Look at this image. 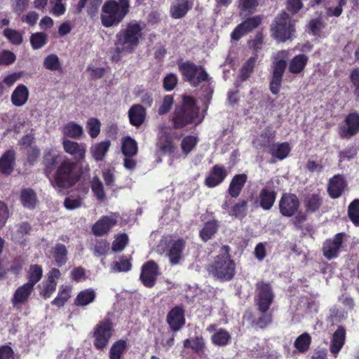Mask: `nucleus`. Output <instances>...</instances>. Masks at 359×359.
Here are the masks:
<instances>
[{"label": "nucleus", "mask_w": 359, "mask_h": 359, "mask_svg": "<svg viewBox=\"0 0 359 359\" xmlns=\"http://www.w3.org/2000/svg\"><path fill=\"white\" fill-rule=\"evenodd\" d=\"M207 330L213 332L211 336V341L215 345L224 346L229 344L231 337L226 330L222 328L216 329V326L212 324L208 327Z\"/></svg>", "instance_id": "obj_17"}, {"label": "nucleus", "mask_w": 359, "mask_h": 359, "mask_svg": "<svg viewBox=\"0 0 359 359\" xmlns=\"http://www.w3.org/2000/svg\"><path fill=\"white\" fill-rule=\"evenodd\" d=\"M113 326L109 320H104L97 324L94 328L93 344L97 349H103L109 343L112 335Z\"/></svg>", "instance_id": "obj_8"}, {"label": "nucleus", "mask_w": 359, "mask_h": 359, "mask_svg": "<svg viewBox=\"0 0 359 359\" xmlns=\"http://www.w3.org/2000/svg\"><path fill=\"white\" fill-rule=\"evenodd\" d=\"M29 94V90L26 86L18 85L12 93L11 101L14 106L22 107L27 102Z\"/></svg>", "instance_id": "obj_23"}, {"label": "nucleus", "mask_w": 359, "mask_h": 359, "mask_svg": "<svg viewBox=\"0 0 359 359\" xmlns=\"http://www.w3.org/2000/svg\"><path fill=\"white\" fill-rule=\"evenodd\" d=\"M76 163L69 158L64 159L58 166L53 180V187L58 191L69 188L76 183L78 175L75 172Z\"/></svg>", "instance_id": "obj_4"}, {"label": "nucleus", "mask_w": 359, "mask_h": 359, "mask_svg": "<svg viewBox=\"0 0 359 359\" xmlns=\"http://www.w3.org/2000/svg\"><path fill=\"white\" fill-rule=\"evenodd\" d=\"M273 293L269 283H259L257 285V304L259 310L265 313L273 300Z\"/></svg>", "instance_id": "obj_11"}, {"label": "nucleus", "mask_w": 359, "mask_h": 359, "mask_svg": "<svg viewBox=\"0 0 359 359\" xmlns=\"http://www.w3.org/2000/svg\"><path fill=\"white\" fill-rule=\"evenodd\" d=\"M346 187L344 177L340 175L332 177L328 184L327 191L332 198H339Z\"/></svg>", "instance_id": "obj_21"}, {"label": "nucleus", "mask_w": 359, "mask_h": 359, "mask_svg": "<svg viewBox=\"0 0 359 359\" xmlns=\"http://www.w3.org/2000/svg\"><path fill=\"white\" fill-rule=\"evenodd\" d=\"M48 36L43 32H36L30 37L32 47L34 50L42 48L47 43Z\"/></svg>", "instance_id": "obj_45"}, {"label": "nucleus", "mask_w": 359, "mask_h": 359, "mask_svg": "<svg viewBox=\"0 0 359 359\" xmlns=\"http://www.w3.org/2000/svg\"><path fill=\"white\" fill-rule=\"evenodd\" d=\"M57 286V282H53L51 280L46 282H43L42 285V287L40 292V294L43 297L44 299L49 298L53 292L55 290Z\"/></svg>", "instance_id": "obj_57"}, {"label": "nucleus", "mask_w": 359, "mask_h": 359, "mask_svg": "<svg viewBox=\"0 0 359 359\" xmlns=\"http://www.w3.org/2000/svg\"><path fill=\"white\" fill-rule=\"evenodd\" d=\"M91 189L98 200L105 199V193L102 182L97 177H94L91 181Z\"/></svg>", "instance_id": "obj_50"}, {"label": "nucleus", "mask_w": 359, "mask_h": 359, "mask_svg": "<svg viewBox=\"0 0 359 359\" xmlns=\"http://www.w3.org/2000/svg\"><path fill=\"white\" fill-rule=\"evenodd\" d=\"M33 290L34 287L31 286L27 283L18 287L11 299L13 305L16 306L26 303Z\"/></svg>", "instance_id": "obj_22"}, {"label": "nucleus", "mask_w": 359, "mask_h": 359, "mask_svg": "<svg viewBox=\"0 0 359 359\" xmlns=\"http://www.w3.org/2000/svg\"><path fill=\"white\" fill-rule=\"evenodd\" d=\"M198 138L195 136L185 137L181 142V148L183 153L187 155L196 147Z\"/></svg>", "instance_id": "obj_51"}, {"label": "nucleus", "mask_w": 359, "mask_h": 359, "mask_svg": "<svg viewBox=\"0 0 359 359\" xmlns=\"http://www.w3.org/2000/svg\"><path fill=\"white\" fill-rule=\"evenodd\" d=\"M259 204L265 210H270L276 201V193L274 191H270L267 188H263L259 192Z\"/></svg>", "instance_id": "obj_29"}, {"label": "nucleus", "mask_w": 359, "mask_h": 359, "mask_svg": "<svg viewBox=\"0 0 359 359\" xmlns=\"http://www.w3.org/2000/svg\"><path fill=\"white\" fill-rule=\"evenodd\" d=\"M159 273L156 263L154 261H149L142 266L140 280L144 286L152 287L156 284Z\"/></svg>", "instance_id": "obj_12"}, {"label": "nucleus", "mask_w": 359, "mask_h": 359, "mask_svg": "<svg viewBox=\"0 0 359 359\" xmlns=\"http://www.w3.org/2000/svg\"><path fill=\"white\" fill-rule=\"evenodd\" d=\"M359 131V115L350 114L345 120V124L339 129V135L343 138H350Z\"/></svg>", "instance_id": "obj_14"}, {"label": "nucleus", "mask_w": 359, "mask_h": 359, "mask_svg": "<svg viewBox=\"0 0 359 359\" xmlns=\"http://www.w3.org/2000/svg\"><path fill=\"white\" fill-rule=\"evenodd\" d=\"M308 57L304 55H297L294 57L289 63V71L292 74H299L302 72L306 63Z\"/></svg>", "instance_id": "obj_36"}, {"label": "nucleus", "mask_w": 359, "mask_h": 359, "mask_svg": "<svg viewBox=\"0 0 359 359\" xmlns=\"http://www.w3.org/2000/svg\"><path fill=\"white\" fill-rule=\"evenodd\" d=\"M167 320L172 330H178L184 324L183 310L180 307L172 309L167 317Z\"/></svg>", "instance_id": "obj_24"}, {"label": "nucleus", "mask_w": 359, "mask_h": 359, "mask_svg": "<svg viewBox=\"0 0 359 359\" xmlns=\"http://www.w3.org/2000/svg\"><path fill=\"white\" fill-rule=\"evenodd\" d=\"M101 123L95 118H90L88 120L86 123V128L89 135L92 138L97 137L100 133Z\"/></svg>", "instance_id": "obj_49"}, {"label": "nucleus", "mask_w": 359, "mask_h": 359, "mask_svg": "<svg viewBox=\"0 0 359 359\" xmlns=\"http://www.w3.org/2000/svg\"><path fill=\"white\" fill-rule=\"evenodd\" d=\"M224 248L225 252L215 258L209 268V271L217 278L229 280L235 274V265L228 255L227 248Z\"/></svg>", "instance_id": "obj_5"}, {"label": "nucleus", "mask_w": 359, "mask_h": 359, "mask_svg": "<svg viewBox=\"0 0 359 359\" xmlns=\"http://www.w3.org/2000/svg\"><path fill=\"white\" fill-rule=\"evenodd\" d=\"M343 239L342 233H337L332 240L327 241L323 246V254L329 259L338 255Z\"/></svg>", "instance_id": "obj_16"}, {"label": "nucleus", "mask_w": 359, "mask_h": 359, "mask_svg": "<svg viewBox=\"0 0 359 359\" xmlns=\"http://www.w3.org/2000/svg\"><path fill=\"white\" fill-rule=\"evenodd\" d=\"M128 0L109 1L104 3L101 13L102 25L111 27L118 25L128 12Z\"/></svg>", "instance_id": "obj_3"}, {"label": "nucleus", "mask_w": 359, "mask_h": 359, "mask_svg": "<svg viewBox=\"0 0 359 359\" xmlns=\"http://www.w3.org/2000/svg\"><path fill=\"white\" fill-rule=\"evenodd\" d=\"M226 175V170L223 166L215 165L206 177L205 184L210 188L215 187L224 181Z\"/></svg>", "instance_id": "obj_20"}, {"label": "nucleus", "mask_w": 359, "mask_h": 359, "mask_svg": "<svg viewBox=\"0 0 359 359\" xmlns=\"http://www.w3.org/2000/svg\"><path fill=\"white\" fill-rule=\"evenodd\" d=\"M184 246V242L182 240L175 241L168 246L167 255L172 265L180 264Z\"/></svg>", "instance_id": "obj_19"}, {"label": "nucleus", "mask_w": 359, "mask_h": 359, "mask_svg": "<svg viewBox=\"0 0 359 359\" xmlns=\"http://www.w3.org/2000/svg\"><path fill=\"white\" fill-rule=\"evenodd\" d=\"M4 34L11 43L14 44H20L22 41L21 34L14 29H6L4 31Z\"/></svg>", "instance_id": "obj_63"}, {"label": "nucleus", "mask_w": 359, "mask_h": 359, "mask_svg": "<svg viewBox=\"0 0 359 359\" xmlns=\"http://www.w3.org/2000/svg\"><path fill=\"white\" fill-rule=\"evenodd\" d=\"M63 135L73 139H80L83 134V126L74 121H70L62 128Z\"/></svg>", "instance_id": "obj_30"}, {"label": "nucleus", "mask_w": 359, "mask_h": 359, "mask_svg": "<svg viewBox=\"0 0 359 359\" xmlns=\"http://www.w3.org/2000/svg\"><path fill=\"white\" fill-rule=\"evenodd\" d=\"M132 264L130 259H121L119 262H114L111 264L113 272H127L131 269Z\"/></svg>", "instance_id": "obj_54"}, {"label": "nucleus", "mask_w": 359, "mask_h": 359, "mask_svg": "<svg viewBox=\"0 0 359 359\" xmlns=\"http://www.w3.org/2000/svg\"><path fill=\"white\" fill-rule=\"evenodd\" d=\"M348 215L353 224L359 226V200H355L350 204Z\"/></svg>", "instance_id": "obj_55"}, {"label": "nucleus", "mask_w": 359, "mask_h": 359, "mask_svg": "<svg viewBox=\"0 0 359 359\" xmlns=\"http://www.w3.org/2000/svg\"><path fill=\"white\" fill-rule=\"evenodd\" d=\"M137 151V143L133 138L127 136L121 139V151L125 156L133 157Z\"/></svg>", "instance_id": "obj_33"}, {"label": "nucleus", "mask_w": 359, "mask_h": 359, "mask_svg": "<svg viewBox=\"0 0 359 359\" xmlns=\"http://www.w3.org/2000/svg\"><path fill=\"white\" fill-rule=\"evenodd\" d=\"M116 221L117 217L115 215L103 217L93 226L92 231L96 236H103L116 223Z\"/></svg>", "instance_id": "obj_18"}, {"label": "nucleus", "mask_w": 359, "mask_h": 359, "mask_svg": "<svg viewBox=\"0 0 359 359\" xmlns=\"http://www.w3.org/2000/svg\"><path fill=\"white\" fill-rule=\"evenodd\" d=\"M128 242V237L126 233H121L115 237L111 249L114 252L121 251Z\"/></svg>", "instance_id": "obj_56"}, {"label": "nucleus", "mask_w": 359, "mask_h": 359, "mask_svg": "<svg viewBox=\"0 0 359 359\" xmlns=\"http://www.w3.org/2000/svg\"><path fill=\"white\" fill-rule=\"evenodd\" d=\"M62 146L64 151L73 156L75 161L80 162L85 159L86 145L84 143H79L64 137L62 139Z\"/></svg>", "instance_id": "obj_13"}, {"label": "nucleus", "mask_w": 359, "mask_h": 359, "mask_svg": "<svg viewBox=\"0 0 359 359\" xmlns=\"http://www.w3.org/2000/svg\"><path fill=\"white\" fill-rule=\"evenodd\" d=\"M203 117L198 115V108L196 106L194 100L189 97H183L182 107H177L173 117L174 126L182 128L188 124H198L201 123Z\"/></svg>", "instance_id": "obj_2"}, {"label": "nucleus", "mask_w": 359, "mask_h": 359, "mask_svg": "<svg viewBox=\"0 0 359 359\" xmlns=\"http://www.w3.org/2000/svg\"><path fill=\"white\" fill-rule=\"evenodd\" d=\"M261 22L259 17H253L238 25L231 33V39L235 41L240 39L243 35L257 27Z\"/></svg>", "instance_id": "obj_15"}, {"label": "nucleus", "mask_w": 359, "mask_h": 359, "mask_svg": "<svg viewBox=\"0 0 359 359\" xmlns=\"http://www.w3.org/2000/svg\"><path fill=\"white\" fill-rule=\"evenodd\" d=\"M246 210L247 202L243 201L233 205L231 215L236 217H243L245 215Z\"/></svg>", "instance_id": "obj_62"}, {"label": "nucleus", "mask_w": 359, "mask_h": 359, "mask_svg": "<svg viewBox=\"0 0 359 359\" xmlns=\"http://www.w3.org/2000/svg\"><path fill=\"white\" fill-rule=\"evenodd\" d=\"M145 115V109L140 104L133 105L128 111L130 123L136 127H139L143 123Z\"/></svg>", "instance_id": "obj_26"}, {"label": "nucleus", "mask_w": 359, "mask_h": 359, "mask_svg": "<svg viewBox=\"0 0 359 359\" xmlns=\"http://www.w3.org/2000/svg\"><path fill=\"white\" fill-rule=\"evenodd\" d=\"M43 67L50 71L61 69V63L58 56L55 54L47 55L43 60Z\"/></svg>", "instance_id": "obj_43"}, {"label": "nucleus", "mask_w": 359, "mask_h": 359, "mask_svg": "<svg viewBox=\"0 0 359 359\" xmlns=\"http://www.w3.org/2000/svg\"><path fill=\"white\" fill-rule=\"evenodd\" d=\"M95 298V292L93 289L81 291L75 299L74 304L77 306H86L92 303Z\"/></svg>", "instance_id": "obj_39"}, {"label": "nucleus", "mask_w": 359, "mask_h": 359, "mask_svg": "<svg viewBox=\"0 0 359 359\" xmlns=\"http://www.w3.org/2000/svg\"><path fill=\"white\" fill-rule=\"evenodd\" d=\"M346 339V330L342 327H339L333 334L331 340L330 352L337 357V355L343 347Z\"/></svg>", "instance_id": "obj_25"}, {"label": "nucleus", "mask_w": 359, "mask_h": 359, "mask_svg": "<svg viewBox=\"0 0 359 359\" xmlns=\"http://www.w3.org/2000/svg\"><path fill=\"white\" fill-rule=\"evenodd\" d=\"M287 58L288 52L286 50L278 51L274 55L273 77L270 83V90L274 95L278 94L280 90Z\"/></svg>", "instance_id": "obj_6"}, {"label": "nucleus", "mask_w": 359, "mask_h": 359, "mask_svg": "<svg viewBox=\"0 0 359 359\" xmlns=\"http://www.w3.org/2000/svg\"><path fill=\"white\" fill-rule=\"evenodd\" d=\"M257 57L253 56L249 58L244 64L241 71V77L243 80H245L250 76L255 65Z\"/></svg>", "instance_id": "obj_53"}, {"label": "nucleus", "mask_w": 359, "mask_h": 359, "mask_svg": "<svg viewBox=\"0 0 359 359\" xmlns=\"http://www.w3.org/2000/svg\"><path fill=\"white\" fill-rule=\"evenodd\" d=\"M306 204L311 211L317 210L321 204V198L318 194H312L307 196Z\"/></svg>", "instance_id": "obj_58"}, {"label": "nucleus", "mask_w": 359, "mask_h": 359, "mask_svg": "<svg viewBox=\"0 0 359 359\" xmlns=\"http://www.w3.org/2000/svg\"><path fill=\"white\" fill-rule=\"evenodd\" d=\"M258 6V0H239L238 8L242 14H250L255 12Z\"/></svg>", "instance_id": "obj_46"}, {"label": "nucleus", "mask_w": 359, "mask_h": 359, "mask_svg": "<svg viewBox=\"0 0 359 359\" xmlns=\"http://www.w3.org/2000/svg\"><path fill=\"white\" fill-rule=\"evenodd\" d=\"M110 146L111 142L109 140L95 143L90 147V152L95 161H100L105 158Z\"/></svg>", "instance_id": "obj_27"}, {"label": "nucleus", "mask_w": 359, "mask_h": 359, "mask_svg": "<svg viewBox=\"0 0 359 359\" xmlns=\"http://www.w3.org/2000/svg\"><path fill=\"white\" fill-rule=\"evenodd\" d=\"M350 80L354 88L353 93L356 97V100H359V69H353L351 72Z\"/></svg>", "instance_id": "obj_61"}, {"label": "nucleus", "mask_w": 359, "mask_h": 359, "mask_svg": "<svg viewBox=\"0 0 359 359\" xmlns=\"http://www.w3.org/2000/svg\"><path fill=\"white\" fill-rule=\"evenodd\" d=\"M246 180L247 176L245 174L235 175L229 184V194L233 198L238 197L246 182Z\"/></svg>", "instance_id": "obj_31"}, {"label": "nucleus", "mask_w": 359, "mask_h": 359, "mask_svg": "<svg viewBox=\"0 0 359 359\" xmlns=\"http://www.w3.org/2000/svg\"><path fill=\"white\" fill-rule=\"evenodd\" d=\"M43 275L42 268L37 265H31L28 271V282L31 286L34 287L36 283H38Z\"/></svg>", "instance_id": "obj_42"}, {"label": "nucleus", "mask_w": 359, "mask_h": 359, "mask_svg": "<svg viewBox=\"0 0 359 359\" xmlns=\"http://www.w3.org/2000/svg\"><path fill=\"white\" fill-rule=\"evenodd\" d=\"M158 147L164 154L172 152L173 145L171 140L168 135L162 136L158 142Z\"/></svg>", "instance_id": "obj_59"}, {"label": "nucleus", "mask_w": 359, "mask_h": 359, "mask_svg": "<svg viewBox=\"0 0 359 359\" xmlns=\"http://www.w3.org/2000/svg\"><path fill=\"white\" fill-rule=\"evenodd\" d=\"M217 230V224L215 221H211L205 223L204 227L201 231V237L206 241L211 238Z\"/></svg>", "instance_id": "obj_47"}, {"label": "nucleus", "mask_w": 359, "mask_h": 359, "mask_svg": "<svg viewBox=\"0 0 359 359\" xmlns=\"http://www.w3.org/2000/svg\"><path fill=\"white\" fill-rule=\"evenodd\" d=\"M127 346V341L123 339L114 343L109 350V358L121 359L126 350Z\"/></svg>", "instance_id": "obj_40"}, {"label": "nucleus", "mask_w": 359, "mask_h": 359, "mask_svg": "<svg viewBox=\"0 0 359 359\" xmlns=\"http://www.w3.org/2000/svg\"><path fill=\"white\" fill-rule=\"evenodd\" d=\"M182 74L194 86H196L200 82L208 80V75L201 67L191 62H184L179 65Z\"/></svg>", "instance_id": "obj_9"}, {"label": "nucleus", "mask_w": 359, "mask_h": 359, "mask_svg": "<svg viewBox=\"0 0 359 359\" xmlns=\"http://www.w3.org/2000/svg\"><path fill=\"white\" fill-rule=\"evenodd\" d=\"M20 201L24 207L31 209L36 206L37 197L32 189H26L22 191Z\"/></svg>", "instance_id": "obj_38"}, {"label": "nucleus", "mask_w": 359, "mask_h": 359, "mask_svg": "<svg viewBox=\"0 0 359 359\" xmlns=\"http://www.w3.org/2000/svg\"><path fill=\"white\" fill-rule=\"evenodd\" d=\"M60 154L53 149H48L44 152L43 163L46 166V172H50L57 163Z\"/></svg>", "instance_id": "obj_35"}, {"label": "nucleus", "mask_w": 359, "mask_h": 359, "mask_svg": "<svg viewBox=\"0 0 359 359\" xmlns=\"http://www.w3.org/2000/svg\"><path fill=\"white\" fill-rule=\"evenodd\" d=\"M15 165V153L13 151H6L0 158V171L9 175L13 170Z\"/></svg>", "instance_id": "obj_28"}, {"label": "nucleus", "mask_w": 359, "mask_h": 359, "mask_svg": "<svg viewBox=\"0 0 359 359\" xmlns=\"http://www.w3.org/2000/svg\"><path fill=\"white\" fill-rule=\"evenodd\" d=\"M291 148L287 142L273 144L270 148L272 156L279 159H285L290 152Z\"/></svg>", "instance_id": "obj_34"}, {"label": "nucleus", "mask_w": 359, "mask_h": 359, "mask_svg": "<svg viewBox=\"0 0 359 359\" xmlns=\"http://www.w3.org/2000/svg\"><path fill=\"white\" fill-rule=\"evenodd\" d=\"M72 287L62 285L60 287L57 297L52 301V304L60 307L67 302L71 296Z\"/></svg>", "instance_id": "obj_37"}, {"label": "nucleus", "mask_w": 359, "mask_h": 359, "mask_svg": "<svg viewBox=\"0 0 359 359\" xmlns=\"http://www.w3.org/2000/svg\"><path fill=\"white\" fill-rule=\"evenodd\" d=\"M310 344V335L307 333H304L296 339L294 345L299 352L304 353L309 349Z\"/></svg>", "instance_id": "obj_44"}, {"label": "nucleus", "mask_w": 359, "mask_h": 359, "mask_svg": "<svg viewBox=\"0 0 359 359\" xmlns=\"http://www.w3.org/2000/svg\"><path fill=\"white\" fill-rule=\"evenodd\" d=\"M53 253L56 264L58 266H61L66 263L67 251L64 245L57 244L53 249Z\"/></svg>", "instance_id": "obj_41"}, {"label": "nucleus", "mask_w": 359, "mask_h": 359, "mask_svg": "<svg viewBox=\"0 0 359 359\" xmlns=\"http://www.w3.org/2000/svg\"><path fill=\"white\" fill-rule=\"evenodd\" d=\"M299 207L300 201L298 197L291 193L283 194L278 202L280 213L286 217H291L299 213Z\"/></svg>", "instance_id": "obj_10"}, {"label": "nucleus", "mask_w": 359, "mask_h": 359, "mask_svg": "<svg viewBox=\"0 0 359 359\" xmlns=\"http://www.w3.org/2000/svg\"><path fill=\"white\" fill-rule=\"evenodd\" d=\"M63 0H51L50 5L52 6L51 13L56 16L62 15L66 11L65 5L62 2Z\"/></svg>", "instance_id": "obj_64"}, {"label": "nucleus", "mask_w": 359, "mask_h": 359, "mask_svg": "<svg viewBox=\"0 0 359 359\" xmlns=\"http://www.w3.org/2000/svg\"><path fill=\"white\" fill-rule=\"evenodd\" d=\"M144 25L131 21L122 27L116 34L115 49L118 53H133L144 39Z\"/></svg>", "instance_id": "obj_1"}, {"label": "nucleus", "mask_w": 359, "mask_h": 359, "mask_svg": "<svg viewBox=\"0 0 359 359\" xmlns=\"http://www.w3.org/2000/svg\"><path fill=\"white\" fill-rule=\"evenodd\" d=\"M272 135L269 129L264 130L262 133L257 137L254 141L253 144L257 149L265 148L270 142V136Z\"/></svg>", "instance_id": "obj_48"}, {"label": "nucleus", "mask_w": 359, "mask_h": 359, "mask_svg": "<svg viewBox=\"0 0 359 359\" xmlns=\"http://www.w3.org/2000/svg\"><path fill=\"white\" fill-rule=\"evenodd\" d=\"M190 6L188 0H175L170 7V14L173 18L179 19L186 15Z\"/></svg>", "instance_id": "obj_32"}, {"label": "nucleus", "mask_w": 359, "mask_h": 359, "mask_svg": "<svg viewBox=\"0 0 359 359\" xmlns=\"http://www.w3.org/2000/svg\"><path fill=\"white\" fill-rule=\"evenodd\" d=\"M83 205V198L81 196H69L64 201L66 209L73 210L79 208Z\"/></svg>", "instance_id": "obj_52"}, {"label": "nucleus", "mask_w": 359, "mask_h": 359, "mask_svg": "<svg viewBox=\"0 0 359 359\" xmlns=\"http://www.w3.org/2000/svg\"><path fill=\"white\" fill-rule=\"evenodd\" d=\"M184 346L186 348H191L196 351H198L203 348L204 342L202 338L196 337L191 339H186L184 341Z\"/></svg>", "instance_id": "obj_60"}, {"label": "nucleus", "mask_w": 359, "mask_h": 359, "mask_svg": "<svg viewBox=\"0 0 359 359\" xmlns=\"http://www.w3.org/2000/svg\"><path fill=\"white\" fill-rule=\"evenodd\" d=\"M271 31L274 37L281 41H285L291 36L293 24L287 13L283 12L276 18Z\"/></svg>", "instance_id": "obj_7"}]
</instances>
